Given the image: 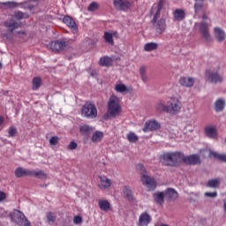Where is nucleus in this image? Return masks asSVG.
Instances as JSON below:
<instances>
[{"label":"nucleus","instance_id":"f257e3e1","mask_svg":"<svg viewBox=\"0 0 226 226\" xmlns=\"http://www.w3.org/2000/svg\"><path fill=\"white\" fill-rule=\"evenodd\" d=\"M162 8H163V2L160 1L158 4H154L150 10V15H154V19L152 22L153 24H154L155 33L157 34H163L167 27V23L165 22V19H161L158 20L160 17V11H162Z\"/></svg>","mask_w":226,"mask_h":226},{"label":"nucleus","instance_id":"f03ea898","mask_svg":"<svg viewBox=\"0 0 226 226\" xmlns=\"http://www.w3.org/2000/svg\"><path fill=\"white\" fill-rule=\"evenodd\" d=\"M122 110L123 108L121 107V99L117 95L112 94L108 101L107 116L116 117L121 114Z\"/></svg>","mask_w":226,"mask_h":226},{"label":"nucleus","instance_id":"7ed1b4c3","mask_svg":"<svg viewBox=\"0 0 226 226\" xmlns=\"http://www.w3.org/2000/svg\"><path fill=\"white\" fill-rule=\"evenodd\" d=\"M183 158V153L180 152H165L160 156V162L163 165H176Z\"/></svg>","mask_w":226,"mask_h":226},{"label":"nucleus","instance_id":"20e7f679","mask_svg":"<svg viewBox=\"0 0 226 226\" xmlns=\"http://www.w3.org/2000/svg\"><path fill=\"white\" fill-rule=\"evenodd\" d=\"M199 1H200V4H199L200 11V10H203L202 11V13H203V15H202L203 22L200 26V31L203 38H205V40L207 41H210L211 35H209V28L207 26V23L206 22V20H207V15L204 12V11H206L207 7L206 5H204V4H202L201 2L204 1V0H199Z\"/></svg>","mask_w":226,"mask_h":226},{"label":"nucleus","instance_id":"39448f33","mask_svg":"<svg viewBox=\"0 0 226 226\" xmlns=\"http://www.w3.org/2000/svg\"><path fill=\"white\" fill-rule=\"evenodd\" d=\"M72 43H73V40L63 38L60 40L51 41L49 44V49L52 50V52H61V50L68 49V47H70Z\"/></svg>","mask_w":226,"mask_h":226},{"label":"nucleus","instance_id":"423d86ee","mask_svg":"<svg viewBox=\"0 0 226 226\" xmlns=\"http://www.w3.org/2000/svg\"><path fill=\"white\" fill-rule=\"evenodd\" d=\"M138 170H140L141 181L145 186L148 188V190H154L156 188V180L154 178L150 177L149 176L146 175V168L142 164H139L137 166Z\"/></svg>","mask_w":226,"mask_h":226},{"label":"nucleus","instance_id":"0eeeda50","mask_svg":"<svg viewBox=\"0 0 226 226\" xmlns=\"http://www.w3.org/2000/svg\"><path fill=\"white\" fill-rule=\"evenodd\" d=\"M11 220L19 226H31V222L26 218V215L19 210H14L11 215Z\"/></svg>","mask_w":226,"mask_h":226},{"label":"nucleus","instance_id":"6e6552de","mask_svg":"<svg viewBox=\"0 0 226 226\" xmlns=\"http://www.w3.org/2000/svg\"><path fill=\"white\" fill-rule=\"evenodd\" d=\"M181 102L179 99L173 97L168 102V113L169 114H179L181 112Z\"/></svg>","mask_w":226,"mask_h":226},{"label":"nucleus","instance_id":"1a4fd4ad","mask_svg":"<svg viewBox=\"0 0 226 226\" xmlns=\"http://www.w3.org/2000/svg\"><path fill=\"white\" fill-rule=\"evenodd\" d=\"M82 114L85 117H88L89 119H94L98 116V110L96 109V106L93 103H87L83 106Z\"/></svg>","mask_w":226,"mask_h":226},{"label":"nucleus","instance_id":"9d476101","mask_svg":"<svg viewBox=\"0 0 226 226\" xmlns=\"http://www.w3.org/2000/svg\"><path fill=\"white\" fill-rule=\"evenodd\" d=\"M22 6V8L27 9V10H33L34 8V4H33V2H25L23 4H17L16 2H4L2 3V6H4L5 8H17L18 6Z\"/></svg>","mask_w":226,"mask_h":226},{"label":"nucleus","instance_id":"9b49d317","mask_svg":"<svg viewBox=\"0 0 226 226\" xmlns=\"http://www.w3.org/2000/svg\"><path fill=\"white\" fill-rule=\"evenodd\" d=\"M114 89L116 93H119L120 94H128V93L133 92V87H128L121 81H118L115 84Z\"/></svg>","mask_w":226,"mask_h":226},{"label":"nucleus","instance_id":"f8f14e48","mask_svg":"<svg viewBox=\"0 0 226 226\" xmlns=\"http://www.w3.org/2000/svg\"><path fill=\"white\" fill-rule=\"evenodd\" d=\"M151 222H153V217L147 212H144L139 215L138 226H148Z\"/></svg>","mask_w":226,"mask_h":226},{"label":"nucleus","instance_id":"ddd939ff","mask_svg":"<svg viewBox=\"0 0 226 226\" xmlns=\"http://www.w3.org/2000/svg\"><path fill=\"white\" fill-rule=\"evenodd\" d=\"M161 124L155 120H150L146 122L143 132H155V130H160Z\"/></svg>","mask_w":226,"mask_h":226},{"label":"nucleus","instance_id":"4468645a","mask_svg":"<svg viewBox=\"0 0 226 226\" xmlns=\"http://www.w3.org/2000/svg\"><path fill=\"white\" fill-rule=\"evenodd\" d=\"M205 133L208 139H218V129L215 125L206 126Z\"/></svg>","mask_w":226,"mask_h":226},{"label":"nucleus","instance_id":"2eb2a0df","mask_svg":"<svg viewBox=\"0 0 226 226\" xmlns=\"http://www.w3.org/2000/svg\"><path fill=\"white\" fill-rule=\"evenodd\" d=\"M99 179V188L101 190H109V187L112 186V180L109 179L106 176H101Z\"/></svg>","mask_w":226,"mask_h":226},{"label":"nucleus","instance_id":"dca6fc26","mask_svg":"<svg viewBox=\"0 0 226 226\" xmlns=\"http://www.w3.org/2000/svg\"><path fill=\"white\" fill-rule=\"evenodd\" d=\"M181 160L184 162V163H186V165H195V163H199V155L192 154L189 156H185L182 154Z\"/></svg>","mask_w":226,"mask_h":226},{"label":"nucleus","instance_id":"f3484780","mask_svg":"<svg viewBox=\"0 0 226 226\" xmlns=\"http://www.w3.org/2000/svg\"><path fill=\"white\" fill-rule=\"evenodd\" d=\"M206 77H207L209 82H213L214 84H216L218 82H222L223 80V78L220 76L216 72H210L209 71H207Z\"/></svg>","mask_w":226,"mask_h":226},{"label":"nucleus","instance_id":"a211bd4d","mask_svg":"<svg viewBox=\"0 0 226 226\" xmlns=\"http://www.w3.org/2000/svg\"><path fill=\"white\" fill-rule=\"evenodd\" d=\"M179 197L177 192L172 188H169L164 191V199L167 200H176Z\"/></svg>","mask_w":226,"mask_h":226},{"label":"nucleus","instance_id":"6ab92c4d","mask_svg":"<svg viewBox=\"0 0 226 226\" xmlns=\"http://www.w3.org/2000/svg\"><path fill=\"white\" fill-rule=\"evenodd\" d=\"M63 22L64 24H65L66 26H68L70 27V29L72 31V33H77V23H75V20H73L72 19V17L70 16H65L63 19Z\"/></svg>","mask_w":226,"mask_h":226},{"label":"nucleus","instance_id":"aec40b11","mask_svg":"<svg viewBox=\"0 0 226 226\" xmlns=\"http://www.w3.org/2000/svg\"><path fill=\"white\" fill-rule=\"evenodd\" d=\"M179 84L183 87H192L193 84H195V79L192 77H182L179 79Z\"/></svg>","mask_w":226,"mask_h":226},{"label":"nucleus","instance_id":"412c9836","mask_svg":"<svg viewBox=\"0 0 226 226\" xmlns=\"http://www.w3.org/2000/svg\"><path fill=\"white\" fill-rule=\"evenodd\" d=\"M114 6L117 10H128L130 2L128 0H114Z\"/></svg>","mask_w":226,"mask_h":226},{"label":"nucleus","instance_id":"4be33fe9","mask_svg":"<svg viewBox=\"0 0 226 226\" xmlns=\"http://www.w3.org/2000/svg\"><path fill=\"white\" fill-rule=\"evenodd\" d=\"M185 18H186V12H185V10H183V9H176L173 11V19L177 22H181Z\"/></svg>","mask_w":226,"mask_h":226},{"label":"nucleus","instance_id":"5701e85b","mask_svg":"<svg viewBox=\"0 0 226 226\" xmlns=\"http://www.w3.org/2000/svg\"><path fill=\"white\" fill-rule=\"evenodd\" d=\"M79 132L84 137H89V135L94 132V127L84 124L79 127Z\"/></svg>","mask_w":226,"mask_h":226},{"label":"nucleus","instance_id":"b1692460","mask_svg":"<svg viewBox=\"0 0 226 226\" xmlns=\"http://www.w3.org/2000/svg\"><path fill=\"white\" fill-rule=\"evenodd\" d=\"M209 158H215L219 162H223L226 163V154H220L218 152L210 151L209 152Z\"/></svg>","mask_w":226,"mask_h":226},{"label":"nucleus","instance_id":"393cba45","mask_svg":"<svg viewBox=\"0 0 226 226\" xmlns=\"http://www.w3.org/2000/svg\"><path fill=\"white\" fill-rule=\"evenodd\" d=\"M102 139H103V132H102V131H95L92 134L91 141L94 144H98V142H102Z\"/></svg>","mask_w":226,"mask_h":226},{"label":"nucleus","instance_id":"a878e982","mask_svg":"<svg viewBox=\"0 0 226 226\" xmlns=\"http://www.w3.org/2000/svg\"><path fill=\"white\" fill-rule=\"evenodd\" d=\"M215 36L217 41H223L225 40V32L222 30L220 27L215 28Z\"/></svg>","mask_w":226,"mask_h":226},{"label":"nucleus","instance_id":"bb28decb","mask_svg":"<svg viewBox=\"0 0 226 226\" xmlns=\"http://www.w3.org/2000/svg\"><path fill=\"white\" fill-rule=\"evenodd\" d=\"M16 177H24V176H31V170L24 168H18L15 170Z\"/></svg>","mask_w":226,"mask_h":226},{"label":"nucleus","instance_id":"cd10ccee","mask_svg":"<svg viewBox=\"0 0 226 226\" xmlns=\"http://www.w3.org/2000/svg\"><path fill=\"white\" fill-rule=\"evenodd\" d=\"M98 206L102 211H110V202H109L107 200H99Z\"/></svg>","mask_w":226,"mask_h":226},{"label":"nucleus","instance_id":"c85d7f7f","mask_svg":"<svg viewBox=\"0 0 226 226\" xmlns=\"http://www.w3.org/2000/svg\"><path fill=\"white\" fill-rule=\"evenodd\" d=\"M5 26L9 28V31L12 33V31H15V29L20 27V23L11 19V21L5 22Z\"/></svg>","mask_w":226,"mask_h":226},{"label":"nucleus","instance_id":"c756f323","mask_svg":"<svg viewBox=\"0 0 226 226\" xmlns=\"http://www.w3.org/2000/svg\"><path fill=\"white\" fill-rule=\"evenodd\" d=\"M225 109V100L218 99L215 103V112H222Z\"/></svg>","mask_w":226,"mask_h":226},{"label":"nucleus","instance_id":"7c9ffc66","mask_svg":"<svg viewBox=\"0 0 226 226\" xmlns=\"http://www.w3.org/2000/svg\"><path fill=\"white\" fill-rule=\"evenodd\" d=\"M114 36H116V33L105 32L104 40L106 43H109V45H114Z\"/></svg>","mask_w":226,"mask_h":226},{"label":"nucleus","instance_id":"2f4dec72","mask_svg":"<svg viewBox=\"0 0 226 226\" xmlns=\"http://www.w3.org/2000/svg\"><path fill=\"white\" fill-rule=\"evenodd\" d=\"M158 49V43L156 42H147L144 45L145 52H153V50H156Z\"/></svg>","mask_w":226,"mask_h":226},{"label":"nucleus","instance_id":"473e14b6","mask_svg":"<svg viewBox=\"0 0 226 226\" xmlns=\"http://www.w3.org/2000/svg\"><path fill=\"white\" fill-rule=\"evenodd\" d=\"M99 64L101 66H111L112 58L109 56H103L100 59Z\"/></svg>","mask_w":226,"mask_h":226},{"label":"nucleus","instance_id":"72a5a7b5","mask_svg":"<svg viewBox=\"0 0 226 226\" xmlns=\"http://www.w3.org/2000/svg\"><path fill=\"white\" fill-rule=\"evenodd\" d=\"M154 199L158 204H162L163 199H165V192L154 193Z\"/></svg>","mask_w":226,"mask_h":226},{"label":"nucleus","instance_id":"f704fd0d","mask_svg":"<svg viewBox=\"0 0 226 226\" xmlns=\"http://www.w3.org/2000/svg\"><path fill=\"white\" fill-rule=\"evenodd\" d=\"M156 110H157L158 112H169V104L166 105L165 102H160L156 105Z\"/></svg>","mask_w":226,"mask_h":226},{"label":"nucleus","instance_id":"c9c22d12","mask_svg":"<svg viewBox=\"0 0 226 226\" xmlns=\"http://www.w3.org/2000/svg\"><path fill=\"white\" fill-rule=\"evenodd\" d=\"M207 186L209 188H218L220 186V178L211 179L207 182Z\"/></svg>","mask_w":226,"mask_h":226},{"label":"nucleus","instance_id":"e433bc0d","mask_svg":"<svg viewBox=\"0 0 226 226\" xmlns=\"http://www.w3.org/2000/svg\"><path fill=\"white\" fill-rule=\"evenodd\" d=\"M31 176H34L35 177H39V179L47 178V175L42 170H31Z\"/></svg>","mask_w":226,"mask_h":226},{"label":"nucleus","instance_id":"4c0bfd02","mask_svg":"<svg viewBox=\"0 0 226 226\" xmlns=\"http://www.w3.org/2000/svg\"><path fill=\"white\" fill-rule=\"evenodd\" d=\"M124 195L128 199V200H133V193L132 192V189L128 186L124 188Z\"/></svg>","mask_w":226,"mask_h":226},{"label":"nucleus","instance_id":"58836bf2","mask_svg":"<svg viewBox=\"0 0 226 226\" xmlns=\"http://www.w3.org/2000/svg\"><path fill=\"white\" fill-rule=\"evenodd\" d=\"M139 74H140V77H141V80L145 83L147 82L148 78H147V74L146 73V67L145 66L140 67Z\"/></svg>","mask_w":226,"mask_h":226},{"label":"nucleus","instance_id":"ea45409f","mask_svg":"<svg viewBox=\"0 0 226 226\" xmlns=\"http://www.w3.org/2000/svg\"><path fill=\"white\" fill-rule=\"evenodd\" d=\"M14 17L15 19H18V20H22V19H29V15L22 11H16L14 13Z\"/></svg>","mask_w":226,"mask_h":226},{"label":"nucleus","instance_id":"a19ab883","mask_svg":"<svg viewBox=\"0 0 226 226\" xmlns=\"http://www.w3.org/2000/svg\"><path fill=\"white\" fill-rule=\"evenodd\" d=\"M40 86H41V79L39 77H36L33 79V88L36 91V89L40 88Z\"/></svg>","mask_w":226,"mask_h":226},{"label":"nucleus","instance_id":"79ce46f5","mask_svg":"<svg viewBox=\"0 0 226 226\" xmlns=\"http://www.w3.org/2000/svg\"><path fill=\"white\" fill-rule=\"evenodd\" d=\"M127 139L129 142H137L139 140V136L136 135L134 132H129L127 134Z\"/></svg>","mask_w":226,"mask_h":226},{"label":"nucleus","instance_id":"37998d69","mask_svg":"<svg viewBox=\"0 0 226 226\" xmlns=\"http://www.w3.org/2000/svg\"><path fill=\"white\" fill-rule=\"evenodd\" d=\"M95 10H98V4L96 2H93L88 6V11H95Z\"/></svg>","mask_w":226,"mask_h":226},{"label":"nucleus","instance_id":"c03bdc74","mask_svg":"<svg viewBox=\"0 0 226 226\" xmlns=\"http://www.w3.org/2000/svg\"><path fill=\"white\" fill-rule=\"evenodd\" d=\"M47 220L49 223H54V222H56V216H54V215H52L51 212H49L47 214Z\"/></svg>","mask_w":226,"mask_h":226},{"label":"nucleus","instance_id":"a18cd8bd","mask_svg":"<svg viewBox=\"0 0 226 226\" xmlns=\"http://www.w3.org/2000/svg\"><path fill=\"white\" fill-rule=\"evenodd\" d=\"M57 142H59V138L57 136H53L49 139V144L51 146H56V144H57Z\"/></svg>","mask_w":226,"mask_h":226},{"label":"nucleus","instance_id":"49530a36","mask_svg":"<svg viewBox=\"0 0 226 226\" xmlns=\"http://www.w3.org/2000/svg\"><path fill=\"white\" fill-rule=\"evenodd\" d=\"M9 137H15V134L17 133V129L15 127H11L8 130Z\"/></svg>","mask_w":226,"mask_h":226},{"label":"nucleus","instance_id":"de8ad7c7","mask_svg":"<svg viewBox=\"0 0 226 226\" xmlns=\"http://www.w3.org/2000/svg\"><path fill=\"white\" fill-rule=\"evenodd\" d=\"M206 197H211L212 199H215V197H218V192H205Z\"/></svg>","mask_w":226,"mask_h":226},{"label":"nucleus","instance_id":"09e8293b","mask_svg":"<svg viewBox=\"0 0 226 226\" xmlns=\"http://www.w3.org/2000/svg\"><path fill=\"white\" fill-rule=\"evenodd\" d=\"M73 222H74L76 225H79V223H82V217H80V216H75L74 219H73Z\"/></svg>","mask_w":226,"mask_h":226},{"label":"nucleus","instance_id":"8fccbe9b","mask_svg":"<svg viewBox=\"0 0 226 226\" xmlns=\"http://www.w3.org/2000/svg\"><path fill=\"white\" fill-rule=\"evenodd\" d=\"M69 149H71V151H73L75 149H77V143L75 141H72L70 144H69Z\"/></svg>","mask_w":226,"mask_h":226},{"label":"nucleus","instance_id":"3c124183","mask_svg":"<svg viewBox=\"0 0 226 226\" xmlns=\"http://www.w3.org/2000/svg\"><path fill=\"white\" fill-rule=\"evenodd\" d=\"M4 199H6V193H4V192H0V202H3Z\"/></svg>","mask_w":226,"mask_h":226},{"label":"nucleus","instance_id":"603ef678","mask_svg":"<svg viewBox=\"0 0 226 226\" xmlns=\"http://www.w3.org/2000/svg\"><path fill=\"white\" fill-rule=\"evenodd\" d=\"M195 4H194V10H195V13L197 14V11H199V4H197V0H195Z\"/></svg>","mask_w":226,"mask_h":226},{"label":"nucleus","instance_id":"864d4df0","mask_svg":"<svg viewBox=\"0 0 226 226\" xmlns=\"http://www.w3.org/2000/svg\"><path fill=\"white\" fill-rule=\"evenodd\" d=\"M4 123V117H0V126Z\"/></svg>","mask_w":226,"mask_h":226},{"label":"nucleus","instance_id":"5fc2aeb1","mask_svg":"<svg viewBox=\"0 0 226 226\" xmlns=\"http://www.w3.org/2000/svg\"><path fill=\"white\" fill-rule=\"evenodd\" d=\"M223 209L224 212L226 213V200H223Z\"/></svg>","mask_w":226,"mask_h":226},{"label":"nucleus","instance_id":"6e6d98bb","mask_svg":"<svg viewBox=\"0 0 226 226\" xmlns=\"http://www.w3.org/2000/svg\"><path fill=\"white\" fill-rule=\"evenodd\" d=\"M1 68H3V64L0 63V70H1Z\"/></svg>","mask_w":226,"mask_h":226},{"label":"nucleus","instance_id":"4d7b16f0","mask_svg":"<svg viewBox=\"0 0 226 226\" xmlns=\"http://www.w3.org/2000/svg\"><path fill=\"white\" fill-rule=\"evenodd\" d=\"M200 154H202V150H200Z\"/></svg>","mask_w":226,"mask_h":226},{"label":"nucleus","instance_id":"13d9d810","mask_svg":"<svg viewBox=\"0 0 226 226\" xmlns=\"http://www.w3.org/2000/svg\"><path fill=\"white\" fill-rule=\"evenodd\" d=\"M203 151H205L206 153H207V149H204Z\"/></svg>","mask_w":226,"mask_h":226},{"label":"nucleus","instance_id":"bf43d9fd","mask_svg":"<svg viewBox=\"0 0 226 226\" xmlns=\"http://www.w3.org/2000/svg\"><path fill=\"white\" fill-rule=\"evenodd\" d=\"M225 143H226V139H225Z\"/></svg>","mask_w":226,"mask_h":226}]
</instances>
